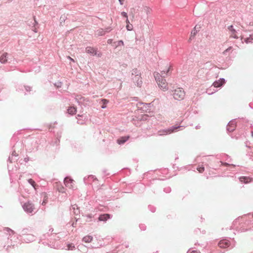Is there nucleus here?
<instances>
[{
  "mask_svg": "<svg viewBox=\"0 0 253 253\" xmlns=\"http://www.w3.org/2000/svg\"><path fill=\"white\" fill-rule=\"evenodd\" d=\"M93 240V237L90 235H87L83 237L82 241L85 243H90Z\"/></svg>",
  "mask_w": 253,
  "mask_h": 253,
  "instance_id": "30",
  "label": "nucleus"
},
{
  "mask_svg": "<svg viewBox=\"0 0 253 253\" xmlns=\"http://www.w3.org/2000/svg\"><path fill=\"white\" fill-rule=\"evenodd\" d=\"M42 244H43V245H48L49 246H50L51 248H56V247H55V244L52 245L51 246V244H49L48 243H47V242H42Z\"/></svg>",
  "mask_w": 253,
  "mask_h": 253,
  "instance_id": "59",
  "label": "nucleus"
},
{
  "mask_svg": "<svg viewBox=\"0 0 253 253\" xmlns=\"http://www.w3.org/2000/svg\"><path fill=\"white\" fill-rule=\"evenodd\" d=\"M126 29L127 31H131L133 29L132 25L130 23H129V24L127 23V24H126Z\"/></svg>",
  "mask_w": 253,
  "mask_h": 253,
  "instance_id": "49",
  "label": "nucleus"
},
{
  "mask_svg": "<svg viewBox=\"0 0 253 253\" xmlns=\"http://www.w3.org/2000/svg\"><path fill=\"white\" fill-rule=\"evenodd\" d=\"M113 215L108 213H98L97 214V220L96 221H103L106 222L108 219H111Z\"/></svg>",
  "mask_w": 253,
  "mask_h": 253,
  "instance_id": "5",
  "label": "nucleus"
},
{
  "mask_svg": "<svg viewBox=\"0 0 253 253\" xmlns=\"http://www.w3.org/2000/svg\"><path fill=\"white\" fill-rule=\"evenodd\" d=\"M97 213H90L89 214L83 215V216H85L87 218L86 220V222H90V221H96L97 220Z\"/></svg>",
  "mask_w": 253,
  "mask_h": 253,
  "instance_id": "12",
  "label": "nucleus"
},
{
  "mask_svg": "<svg viewBox=\"0 0 253 253\" xmlns=\"http://www.w3.org/2000/svg\"><path fill=\"white\" fill-rule=\"evenodd\" d=\"M30 232V230L28 228H24L21 231H20V234L22 235H29V234H28L29 232Z\"/></svg>",
  "mask_w": 253,
  "mask_h": 253,
  "instance_id": "38",
  "label": "nucleus"
},
{
  "mask_svg": "<svg viewBox=\"0 0 253 253\" xmlns=\"http://www.w3.org/2000/svg\"><path fill=\"white\" fill-rule=\"evenodd\" d=\"M27 181L28 183L30 184L34 189L35 191H36V193H37V189L39 187V185L36 183L35 180L32 178L28 179Z\"/></svg>",
  "mask_w": 253,
  "mask_h": 253,
  "instance_id": "20",
  "label": "nucleus"
},
{
  "mask_svg": "<svg viewBox=\"0 0 253 253\" xmlns=\"http://www.w3.org/2000/svg\"><path fill=\"white\" fill-rule=\"evenodd\" d=\"M41 197L43 198L42 205H45L48 202V195L46 192H43L41 193Z\"/></svg>",
  "mask_w": 253,
  "mask_h": 253,
  "instance_id": "23",
  "label": "nucleus"
},
{
  "mask_svg": "<svg viewBox=\"0 0 253 253\" xmlns=\"http://www.w3.org/2000/svg\"><path fill=\"white\" fill-rule=\"evenodd\" d=\"M236 119H232L228 123L226 126V130L228 133L232 132L235 130L237 126Z\"/></svg>",
  "mask_w": 253,
  "mask_h": 253,
  "instance_id": "7",
  "label": "nucleus"
},
{
  "mask_svg": "<svg viewBox=\"0 0 253 253\" xmlns=\"http://www.w3.org/2000/svg\"><path fill=\"white\" fill-rule=\"evenodd\" d=\"M149 116L148 115H142L140 118H138V121L141 122V121H146L148 120L149 119Z\"/></svg>",
  "mask_w": 253,
  "mask_h": 253,
  "instance_id": "33",
  "label": "nucleus"
},
{
  "mask_svg": "<svg viewBox=\"0 0 253 253\" xmlns=\"http://www.w3.org/2000/svg\"><path fill=\"white\" fill-rule=\"evenodd\" d=\"M219 163H221V165L220 166H225V167H228V166H232L233 167H235V166L233 164H229L228 163H227V162H223L222 161H219Z\"/></svg>",
  "mask_w": 253,
  "mask_h": 253,
  "instance_id": "42",
  "label": "nucleus"
},
{
  "mask_svg": "<svg viewBox=\"0 0 253 253\" xmlns=\"http://www.w3.org/2000/svg\"><path fill=\"white\" fill-rule=\"evenodd\" d=\"M187 253H201L199 251L193 250V251H192L191 252H190L189 251H188Z\"/></svg>",
  "mask_w": 253,
  "mask_h": 253,
  "instance_id": "64",
  "label": "nucleus"
},
{
  "mask_svg": "<svg viewBox=\"0 0 253 253\" xmlns=\"http://www.w3.org/2000/svg\"><path fill=\"white\" fill-rule=\"evenodd\" d=\"M9 54L7 52L3 53L0 56V62L1 64H5L9 60L8 57Z\"/></svg>",
  "mask_w": 253,
  "mask_h": 253,
  "instance_id": "16",
  "label": "nucleus"
},
{
  "mask_svg": "<svg viewBox=\"0 0 253 253\" xmlns=\"http://www.w3.org/2000/svg\"><path fill=\"white\" fill-rule=\"evenodd\" d=\"M221 158L222 159H224L226 161L230 162L231 160L230 156L225 153H223L221 155Z\"/></svg>",
  "mask_w": 253,
  "mask_h": 253,
  "instance_id": "37",
  "label": "nucleus"
},
{
  "mask_svg": "<svg viewBox=\"0 0 253 253\" xmlns=\"http://www.w3.org/2000/svg\"><path fill=\"white\" fill-rule=\"evenodd\" d=\"M80 99L82 101L83 103H84L85 102L88 101V99L85 98L84 97L81 96V97H80Z\"/></svg>",
  "mask_w": 253,
  "mask_h": 253,
  "instance_id": "57",
  "label": "nucleus"
},
{
  "mask_svg": "<svg viewBox=\"0 0 253 253\" xmlns=\"http://www.w3.org/2000/svg\"><path fill=\"white\" fill-rule=\"evenodd\" d=\"M67 112L71 115H75L77 112V107L75 106H71L67 109Z\"/></svg>",
  "mask_w": 253,
  "mask_h": 253,
  "instance_id": "24",
  "label": "nucleus"
},
{
  "mask_svg": "<svg viewBox=\"0 0 253 253\" xmlns=\"http://www.w3.org/2000/svg\"><path fill=\"white\" fill-rule=\"evenodd\" d=\"M73 179L70 177H65L64 180V183H71L73 182Z\"/></svg>",
  "mask_w": 253,
  "mask_h": 253,
  "instance_id": "41",
  "label": "nucleus"
},
{
  "mask_svg": "<svg viewBox=\"0 0 253 253\" xmlns=\"http://www.w3.org/2000/svg\"><path fill=\"white\" fill-rule=\"evenodd\" d=\"M238 119H241V120H242V121L243 123L244 124H245L244 125V126H247V124H248V122H249L248 120L245 119H244V118H241V119H240V118H239Z\"/></svg>",
  "mask_w": 253,
  "mask_h": 253,
  "instance_id": "54",
  "label": "nucleus"
},
{
  "mask_svg": "<svg viewBox=\"0 0 253 253\" xmlns=\"http://www.w3.org/2000/svg\"><path fill=\"white\" fill-rule=\"evenodd\" d=\"M228 29L232 33V34H235L236 33V30L234 28L232 25L228 27Z\"/></svg>",
  "mask_w": 253,
  "mask_h": 253,
  "instance_id": "43",
  "label": "nucleus"
},
{
  "mask_svg": "<svg viewBox=\"0 0 253 253\" xmlns=\"http://www.w3.org/2000/svg\"><path fill=\"white\" fill-rule=\"evenodd\" d=\"M163 191H164V192H165L166 193H169L171 192V189L170 187H167L164 188Z\"/></svg>",
  "mask_w": 253,
  "mask_h": 253,
  "instance_id": "53",
  "label": "nucleus"
},
{
  "mask_svg": "<svg viewBox=\"0 0 253 253\" xmlns=\"http://www.w3.org/2000/svg\"><path fill=\"white\" fill-rule=\"evenodd\" d=\"M201 28V25L197 24L191 32L190 40H193Z\"/></svg>",
  "mask_w": 253,
  "mask_h": 253,
  "instance_id": "11",
  "label": "nucleus"
},
{
  "mask_svg": "<svg viewBox=\"0 0 253 253\" xmlns=\"http://www.w3.org/2000/svg\"><path fill=\"white\" fill-rule=\"evenodd\" d=\"M18 154L16 153L15 150L13 149L11 152V156L8 157V162L12 163L13 161H16L18 159Z\"/></svg>",
  "mask_w": 253,
  "mask_h": 253,
  "instance_id": "13",
  "label": "nucleus"
},
{
  "mask_svg": "<svg viewBox=\"0 0 253 253\" xmlns=\"http://www.w3.org/2000/svg\"><path fill=\"white\" fill-rule=\"evenodd\" d=\"M97 48L91 46H87L85 48V51L86 53L90 54L91 56H95L96 54Z\"/></svg>",
  "mask_w": 253,
  "mask_h": 253,
  "instance_id": "14",
  "label": "nucleus"
},
{
  "mask_svg": "<svg viewBox=\"0 0 253 253\" xmlns=\"http://www.w3.org/2000/svg\"><path fill=\"white\" fill-rule=\"evenodd\" d=\"M132 71V72L131 73V76H138L139 75H141L140 71L138 70L137 68L133 69Z\"/></svg>",
  "mask_w": 253,
  "mask_h": 253,
  "instance_id": "34",
  "label": "nucleus"
},
{
  "mask_svg": "<svg viewBox=\"0 0 253 253\" xmlns=\"http://www.w3.org/2000/svg\"><path fill=\"white\" fill-rule=\"evenodd\" d=\"M61 132H58L57 133V135H56V138L54 140V142H53L54 143V145H58L59 143H60V139L61 137Z\"/></svg>",
  "mask_w": 253,
  "mask_h": 253,
  "instance_id": "26",
  "label": "nucleus"
},
{
  "mask_svg": "<svg viewBox=\"0 0 253 253\" xmlns=\"http://www.w3.org/2000/svg\"><path fill=\"white\" fill-rule=\"evenodd\" d=\"M129 138L130 136L128 135L121 136L117 140V143L119 145H123L126 143Z\"/></svg>",
  "mask_w": 253,
  "mask_h": 253,
  "instance_id": "15",
  "label": "nucleus"
},
{
  "mask_svg": "<svg viewBox=\"0 0 253 253\" xmlns=\"http://www.w3.org/2000/svg\"><path fill=\"white\" fill-rule=\"evenodd\" d=\"M97 178L95 176L93 175H89L87 177L84 178V182L85 184H88L90 181H94L96 180Z\"/></svg>",
  "mask_w": 253,
  "mask_h": 253,
  "instance_id": "18",
  "label": "nucleus"
},
{
  "mask_svg": "<svg viewBox=\"0 0 253 253\" xmlns=\"http://www.w3.org/2000/svg\"><path fill=\"white\" fill-rule=\"evenodd\" d=\"M23 87L24 88L25 91L27 92H30L32 90V87L29 85H24Z\"/></svg>",
  "mask_w": 253,
  "mask_h": 253,
  "instance_id": "47",
  "label": "nucleus"
},
{
  "mask_svg": "<svg viewBox=\"0 0 253 253\" xmlns=\"http://www.w3.org/2000/svg\"><path fill=\"white\" fill-rule=\"evenodd\" d=\"M253 40V35H250L249 37H247L244 39V42L246 43H249L252 42V41Z\"/></svg>",
  "mask_w": 253,
  "mask_h": 253,
  "instance_id": "36",
  "label": "nucleus"
},
{
  "mask_svg": "<svg viewBox=\"0 0 253 253\" xmlns=\"http://www.w3.org/2000/svg\"><path fill=\"white\" fill-rule=\"evenodd\" d=\"M67 249L68 250H73L74 249H75V247L73 243H68L67 244Z\"/></svg>",
  "mask_w": 253,
  "mask_h": 253,
  "instance_id": "39",
  "label": "nucleus"
},
{
  "mask_svg": "<svg viewBox=\"0 0 253 253\" xmlns=\"http://www.w3.org/2000/svg\"><path fill=\"white\" fill-rule=\"evenodd\" d=\"M246 215H247L245 214L244 216H239V217L236 218L235 220H234V221L232 223V225L231 226V228H233L234 227H235L237 225V223H239V224H240L241 222L242 223V221H245V220L246 221L245 224H252V220H247V219H246V220L245 219V218L246 217Z\"/></svg>",
  "mask_w": 253,
  "mask_h": 253,
  "instance_id": "6",
  "label": "nucleus"
},
{
  "mask_svg": "<svg viewBox=\"0 0 253 253\" xmlns=\"http://www.w3.org/2000/svg\"><path fill=\"white\" fill-rule=\"evenodd\" d=\"M131 80L138 87H141L142 85V78L141 75L131 76Z\"/></svg>",
  "mask_w": 253,
  "mask_h": 253,
  "instance_id": "10",
  "label": "nucleus"
},
{
  "mask_svg": "<svg viewBox=\"0 0 253 253\" xmlns=\"http://www.w3.org/2000/svg\"><path fill=\"white\" fill-rule=\"evenodd\" d=\"M150 175V173L149 171L145 172L143 174V179H145V178L148 179L149 178L151 177Z\"/></svg>",
  "mask_w": 253,
  "mask_h": 253,
  "instance_id": "52",
  "label": "nucleus"
},
{
  "mask_svg": "<svg viewBox=\"0 0 253 253\" xmlns=\"http://www.w3.org/2000/svg\"><path fill=\"white\" fill-rule=\"evenodd\" d=\"M226 81L224 78H219L218 80L215 81L211 86L215 88H221L226 84Z\"/></svg>",
  "mask_w": 253,
  "mask_h": 253,
  "instance_id": "9",
  "label": "nucleus"
},
{
  "mask_svg": "<svg viewBox=\"0 0 253 253\" xmlns=\"http://www.w3.org/2000/svg\"><path fill=\"white\" fill-rule=\"evenodd\" d=\"M160 180L155 178H153L146 183H139L135 184L134 186L135 190L138 193H143L146 190L147 187H151V185L155 186H159Z\"/></svg>",
  "mask_w": 253,
  "mask_h": 253,
  "instance_id": "1",
  "label": "nucleus"
},
{
  "mask_svg": "<svg viewBox=\"0 0 253 253\" xmlns=\"http://www.w3.org/2000/svg\"><path fill=\"white\" fill-rule=\"evenodd\" d=\"M148 208L152 212H155L156 211V208L154 206L150 205L148 206Z\"/></svg>",
  "mask_w": 253,
  "mask_h": 253,
  "instance_id": "48",
  "label": "nucleus"
},
{
  "mask_svg": "<svg viewBox=\"0 0 253 253\" xmlns=\"http://www.w3.org/2000/svg\"><path fill=\"white\" fill-rule=\"evenodd\" d=\"M218 246L221 249H229L233 248L235 245V241L234 239L230 238H224L218 241Z\"/></svg>",
  "mask_w": 253,
  "mask_h": 253,
  "instance_id": "2",
  "label": "nucleus"
},
{
  "mask_svg": "<svg viewBox=\"0 0 253 253\" xmlns=\"http://www.w3.org/2000/svg\"><path fill=\"white\" fill-rule=\"evenodd\" d=\"M66 17H65V16H61V17H60V21H61L60 23H62V22H64L65 20H66Z\"/></svg>",
  "mask_w": 253,
  "mask_h": 253,
  "instance_id": "61",
  "label": "nucleus"
},
{
  "mask_svg": "<svg viewBox=\"0 0 253 253\" xmlns=\"http://www.w3.org/2000/svg\"><path fill=\"white\" fill-rule=\"evenodd\" d=\"M56 233H49V232H47L46 233L43 234L41 237L40 239L39 243H41L42 240H52V239L55 240L54 237L56 236Z\"/></svg>",
  "mask_w": 253,
  "mask_h": 253,
  "instance_id": "8",
  "label": "nucleus"
},
{
  "mask_svg": "<svg viewBox=\"0 0 253 253\" xmlns=\"http://www.w3.org/2000/svg\"><path fill=\"white\" fill-rule=\"evenodd\" d=\"M197 169L199 172L202 173L205 170V167L203 166H198L197 168Z\"/></svg>",
  "mask_w": 253,
  "mask_h": 253,
  "instance_id": "46",
  "label": "nucleus"
},
{
  "mask_svg": "<svg viewBox=\"0 0 253 253\" xmlns=\"http://www.w3.org/2000/svg\"><path fill=\"white\" fill-rule=\"evenodd\" d=\"M157 179L160 180V184H159V186H155L154 185H151V187H147L148 188H150V191H152V192H153L154 193H155L156 191L160 190L161 188V181L162 180V179Z\"/></svg>",
  "mask_w": 253,
  "mask_h": 253,
  "instance_id": "22",
  "label": "nucleus"
},
{
  "mask_svg": "<svg viewBox=\"0 0 253 253\" xmlns=\"http://www.w3.org/2000/svg\"><path fill=\"white\" fill-rule=\"evenodd\" d=\"M171 69L172 66L169 65L168 67V69L166 70V71H163L162 72V75L163 76V77H165V76H167L169 73V72L171 70Z\"/></svg>",
  "mask_w": 253,
  "mask_h": 253,
  "instance_id": "32",
  "label": "nucleus"
},
{
  "mask_svg": "<svg viewBox=\"0 0 253 253\" xmlns=\"http://www.w3.org/2000/svg\"><path fill=\"white\" fill-rule=\"evenodd\" d=\"M139 104H143V106L141 108V109L143 110V111H147V110L149 108L151 107V103H143V102H139Z\"/></svg>",
  "mask_w": 253,
  "mask_h": 253,
  "instance_id": "29",
  "label": "nucleus"
},
{
  "mask_svg": "<svg viewBox=\"0 0 253 253\" xmlns=\"http://www.w3.org/2000/svg\"><path fill=\"white\" fill-rule=\"evenodd\" d=\"M170 95L173 96L174 99L180 101L184 98L185 93L182 88H178L171 90Z\"/></svg>",
  "mask_w": 253,
  "mask_h": 253,
  "instance_id": "4",
  "label": "nucleus"
},
{
  "mask_svg": "<svg viewBox=\"0 0 253 253\" xmlns=\"http://www.w3.org/2000/svg\"><path fill=\"white\" fill-rule=\"evenodd\" d=\"M159 132L160 133V135H168L171 133L169 127L164 129H161L159 131Z\"/></svg>",
  "mask_w": 253,
  "mask_h": 253,
  "instance_id": "27",
  "label": "nucleus"
},
{
  "mask_svg": "<svg viewBox=\"0 0 253 253\" xmlns=\"http://www.w3.org/2000/svg\"><path fill=\"white\" fill-rule=\"evenodd\" d=\"M58 190L59 192L64 193H65L66 188L62 185H61L58 187Z\"/></svg>",
  "mask_w": 253,
  "mask_h": 253,
  "instance_id": "44",
  "label": "nucleus"
},
{
  "mask_svg": "<svg viewBox=\"0 0 253 253\" xmlns=\"http://www.w3.org/2000/svg\"><path fill=\"white\" fill-rule=\"evenodd\" d=\"M22 208L24 211L28 214L33 215L36 212V211H35L36 210L35 205L31 201H28L24 203Z\"/></svg>",
  "mask_w": 253,
  "mask_h": 253,
  "instance_id": "3",
  "label": "nucleus"
},
{
  "mask_svg": "<svg viewBox=\"0 0 253 253\" xmlns=\"http://www.w3.org/2000/svg\"><path fill=\"white\" fill-rule=\"evenodd\" d=\"M76 100L78 104L81 107L82 109H83L82 106H84V107H86V104H85V103H83L82 101L80 99V98L79 99L76 98Z\"/></svg>",
  "mask_w": 253,
  "mask_h": 253,
  "instance_id": "40",
  "label": "nucleus"
},
{
  "mask_svg": "<svg viewBox=\"0 0 253 253\" xmlns=\"http://www.w3.org/2000/svg\"><path fill=\"white\" fill-rule=\"evenodd\" d=\"M36 238V236H35L34 235L29 234V235H27L25 237H24L23 240L26 243H30L35 241Z\"/></svg>",
  "mask_w": 253,
  "mask_h": 253,
  "instance_id": "17",
  "label": "nucleus"
},
{
  "mask_svg": "<svg viewBox=\"0 0 253 253\" xmlns=\"http://www.w3.org/2000/svg\"><path fill=\"white\" fill-rule=\"evenodd\" d=\"M121 16L123 17H124V18H127L128 17V15H127V14L126 12L125 11H122L121 13Z\"/></svg>",
  "mask_w": 253,
  "mask_h": 253,
  "instance_id": "56",
  "label": "nucleus"
},
{
  "mask_svg": "<svg viewBox=\"0 0 253 253\" xmlns=\"http://www.w3.org/2000/svg\"><path fill=\"white\" fill-rule=\"evenodd\" d=\"M70 210L73 211L75 215H78L80 213V208L76 204L72 205Z\"/></svg>",
  "mask_w": 253,
  "mask_h": 253,
  "instance_id": "19",
  "label": "nucleus"
},
{
  "mask_svg": "<svg viewBox=\"0 0 253 253\" xmlns=\"http://www.w3.org/2000/svg\"><path fill=\"white\" fill-rule=\"evenodd\" d=\"M184 126L180 125H174L169 127L170 133L176 132L180 130V128H183Z\"/></svg>",
  "mask_w": 253,
  "mask_h": 253,
  "instance_id": "21",
  "label": "nucleus"
},
{
  "mask_svg": "<svg viewBox=\"0 0 253 253\" xmlns=\"http://www.w3.org/2000/svg\"><path fill=\"white\" fill-rule=\"evenodd\" d=\"M232 48V46H229V47H228L226 49H225L223 51V54L226 55L227 52H229Z\"/></svg>",
  "mask_w": 253,
  "mask_h": 253,
  "instance_id": "58",
  "label": "nucleus"
},
{
  "mask_svg": "<svg viewBox=\"0 0 253 253\" xmlns=\"http://www.w3.org/2000/svg\"><path fill=\"white\" fill-rule=\"evenodd\" d=\"M101 102L102 103V105H101V108L104 109L107 108V105L109 102V100L107 99L102 98L101 99L100 103Z\"/></svg>",
  "mask_w": 253,
  "mask_h": 253,
  "instance_id": "28",
  "label": "nucleus"
},
{
  "mask_svg": "<svg viewBox=\"0 0 253 253\" xmlns=\"http://www.w3.org/2000/svg\"><path fill=\"white\" fill-rule=\"evenodd\" d=\"M139 227L141 231H145L146 229V226L144 224H140Z\"/></svg>",
  "mask_w": 253,
  "mask_h": 253,
  "instance_id": "50",
  "label": "nucleus"
},
{
  "mask_svg": "<svg viewBox=\"0 0 253 253\" xmlns=\"http://www.w3.org/2000/svg\"><path fill=\"white\" fill-rule=\"evenodd\" d=\"M112 30V28L111 27H107L106 28H105V31L104 32H105V33H109Z\"/></svg>",
  "mask_w": 253,
  "mask_h": 253,
  "instance_id": "60",
  "label": "nucleus"
},
{
  "mask_svg": "<svg viewBox=\"0 0 253 253\" xmlns=\"http://www.w3.org/2000/svg\"><path fill=\"white\" fill-rule=\"evenodd\" d=\"M105 32L103 31V29L98 30L96 31V35H97V37L102 36L105 35Z\"/></svg>",
  "mask_w": 253,
  "mask_h": 253,
  "instance_id": "35",
  "label": "nucleus"
},
{
  "mask_svg": "<svg viewBox=\"0 0 253 253\" xmlns=\"http://www.w3.org/2000/svg\"><path fill=\"white\" fill-rule=\"evenodd\" d=\"M248 230L247 229H245L244 228H243V227H240L239 229V231L241 232H245V231H248Z\"/></svg>",
  "mask_w": 253,
  "mask_h": 253,
  "instance_id": "63",
  "label": "nucleus"
},
{
  "mask_svg": "<svg viewBox=\"0 0 253 253\" xmlns=\"http://www.w3.org/2000/svg\"><path fill=\"white\" fill-rule=\"evenodd\" d=\"M85 117H86L84 116V115L78 114L76 117L77 119H78L77 123L79 124L83 125L84 124V120H83V119L84 118V119H85Z\"/></svg>",
  "mask_w": 253,
  "mask_h": 253,
  "instance_id": "25",
  "label": "nucleus"
},
{
  "mask_svg": "<svg viewBox=\"0 0 253 253\" xmlns=\"http://www.w3.org/2000/svg\"><path fill=\"white\" fill-rule=\"evenodd\" d=\"M240 179V180L242 182H244V183H247L248 182L247 181H246L245 180L247 179V177H245V176H242V177H240L239 178Z\"/></svg>",
  "mask_w": 253,
  "mask_h": 253,
  "instance_id": "55",
  "label": "nucleus"
},
{
  "mask_svg": "<svg viewBox=\"0 0 253 253\" xmlns=\"http://www.w3.org/2000/svg\"><path fill=\"white\" fill-rule=\"evenodd\" d=\"M122 250V245H119L116 247L115 249H114L113 252V253H116L118 252L119 251H120Z\"/></svg>",
  "mask_w": 253,
  "mask_h": 253,
  "instance_id": "45",
  "label": "nucleus"
},
{
  "mask_svg": "<svg viewBox=\"0 0 253 253\" xmlns=\"http://www.w3.org/2000/svg\"><path fill=\"white\" fill-rule=\"evenodd\" d=\"M3 230L8 232H10L12 235L14 234V231L9 227H4Z\"/></svg>",
  "mask_w": 253,
  "mask_h": 253,
  "instance_id": "51",
  "label": "nucleus"
},
{
  "mask_svg": "<svg viewBox=\"0 0 253 253\" xmlns=\"http://www.w3.org/2000/svg\"><path fill=\"white\" fill-rule=\"evenodd\" d=\"M124 45V41L123 40H119L118 42H114L113 46H114L115 48H116L119 46H123Z\"/></svg>",
  "mask_w": 253,
  "mask_h": 253,
  "instance_id": "31",
  "label": "nucleus"
},
{
  "mask_svg": "<svg viewBox=\"0 0 253 253\" xmlns=\"http://www.w3.org/2000/svg\"><path fill=\"white\" fill-rule=\"evenodd\" d=\"M113 39H110L107 40V43L109 44H112L113 45Z\"/></svg>",
  "mask_w": 253,
  "mask_h": 253,
  "instance_id": "62",
  "label": "nucleus"
}]
</instances>
